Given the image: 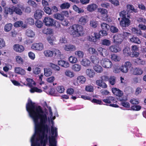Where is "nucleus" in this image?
<instances>
[{"instance_id":"obj_17","label":"nucleus","mask_w":146,"mask_h":146,"mask_svg":"<svg viewBox=\"0 0 146 146\" xmlns=\"http://www.w3.org/2000/svg\"><path fill=\"white\" fill-rule=\"evenodd\" d=\"M88 16L85 15L82 16L79 18L78 23L80 24L84 25L88 22Z\"/></svg>"},{"instance_id":"obj_58","label":"nucleus","mask_w":146,"mask_h":146,"mask_svg":"<svg viewBox=\"0 0 146 146\" xmlns=\"http://www.w3.org/2000/svg\"><path fill=\"white\" fill-rule=\"evenodd\" d=\"M102 45L108 46L110 44L111 41L108 39H103L102 40Z\"/></svg>"},{"instance_id":"obj_5","label":"nucleus","mask_w":146,"mask_h":146,"mask_svg":"<svg viewBox=\"0 0 146 146\" xmlns=\"http://www.w3.org/2000/svg\"><path fill=\"white\" fill-rule=\"evenodd\" d=\"M131 64L130 62H125L124 64L122 65L120 67L121 71L124 73H127L129 69L131 67Z\"/></svg>"},{"instance_id":"obj_15","label":"nucleus","mask_w":146,"mask_h":146,"mask_svg":"<svg viewBox=\"0 0 146 146\" xmlns=\"http://www.w3.org/2000/svg\"><path fill=\"white\" fill-rule=\"evenodd\" d=\"M14 12L17 14L21 15L22 13V11L24 10V8L23 5L19 4L17 7H14Z\"/></svg>"},{"instance_id":"obj_9","label":"nucleus","mask_w":146,"mask_h":146,"mask_svg":"<svg viewBox=\"0 0 146 146\" xmlns=\"http://www.w3.org/2000/svg\"><path fill=\"white\" fill-rule=\"evenodd\" d=\"M31 48L33 49L40 51L43 49L44 45L42 43H34L31 46Z\"/></svg>"},{"instance_id":"obj_14","label":"nucleus","mask_w":146,"mask_h":146,"mask_svg":"<svg viewBox=\"0 0 146 146\" xmlns=\"http://www.w3.org/2000/svg\"><path fill=\"white\" fill-rule=\"evenodd\" d=\"M109 50L111 52L117 53L121 50V48L118 45L115 44L111 45L109 48Z\"/></svg>"},{"instance_id":"obj_1","label":"nucleus","mask_w":146,"mask_h":146,"mask_svg":"<svg viewBox=\"0 0 146 146\" xmlns=\"http://www.w3.org/2000/svg\"><path fill=\"white\" fill-rule=\"evenodd\" d=\"M33 119L35 126V133L31 139V146H45L48 143V131L50 128L47 125L48 121L51 122L52 135L48 137L49 146H56L57 129L53 126L55 116H53L52 110H49V114L47 117V110H27Z\"/></svg>"},{"instance_id":"obj_10","label":"nucleus","mask_w":146,"mask_h":146,"mask_svg":"<svg viewBox=\"0 0 146 146\" xmlns=\"http://www.w3.org/2000/svg\"><path fill=\"white\" fill-rule=\"evenodd\" d=\"M65 50L67 51L72 52L75 51L76 50L75 46L71 44H67L63 46Z\"/></svg>"},{"instance_id":"obj_33","label":"nucleus","mask_w":146,"mask_h":146,"mask_svg":"<svg viewBox=\"0 0 146 146\" xmlns=\"http://www.w3.org/2000/svg\"><path fill=\"white\" fill-rule=\"evenodd\" d=\"M90 59L91 62L95 64H98L100 62L99 58L94 55H92L91 56Z\"/></svg>"},{"instance_id":"obj_64","label":"nucleus","mask_w":146,"mask_h":146,"mask_svg":"<svg viewBox=\"0 0 146 146\" xmlns=\"http://www.w3.org/2000/svg\"><path fill=\"white\" fill-rule=\"evenodd\" d=\"M53 52L55 56L58 57H61V53L59 50L57 49H55Z\"/></svg>"},{"instance_id":"obj_34","label":"nucleus","mask_w":146,"mask_h":146,"mask_svg":"<svg viewBox=\"0 0 146 146\" xmlns=\"http://www.w3.org/2000/svg\"><path fill=\"white\" fill-rule=\"evenodd\" d=\"M81 66L77 64L73 65L72 67V69L75 72L79 71L81 69Z\"/></svg>"},{"instance_id":"obj_19","label":"nucleus","mask_w":146,"mask_h":146,"mask_svg":"<svg viewBox=\"0 0 146 146\" xmlns=\"http://www.w3.org/2000/svg\"><path fill=\"white\" fill-rule=\"evenodd\" d=\"M58 64L59 65L64 68H67L70 66V64L68 61L63 60L58 61Z\"/></svg>"},{"instance_id":"obj_20","label":"nucleus","mask_w":146,"mask_h":146,"mask_svg":"<svg viewBox=\"0 0 146 146\" xmlns=\"http://www.w3.org/2000/svg\"><path fill=\"white\" fill-rule=\"evenodd\" d=\"M80 64L83 66L87 67L90 66L91 62L89 59L86 58H84L81 60Z\"/></svg>"},{"instance_id":"obj_7","label":"nucleus","mask_w":146,"mask_h":146,"mask_svg":"<svg viewBox=\"0 0 146 146\" xmlns=\"http://www.w3.org/2000/svg\"><path fill=\"white\" fill-rule=\"evenodd\" d=\"M55 21L52 18L49 17H45L43 21L45 25L47 26H53Z\"/></svg>"},{"instance_id":"obj_31","label":"nucleus","mask_w":146,"mask_h":146,"mask_svg":"<svg viewBox=\"0 0 146 146\" xmlns=\"http://www.w3.org/2000/svg\"><path fill=\"white\" fill-rule=\"evenodd\" d=\"M119 15L120 17H122V19L130 18V15L128 14L127 11H126L124 10L120 12Z\"/></svg>"},{"instance_id":"obj_22","label":"nucleus","mask_w":146,"mask_h":146,"mask_svg":"<svg viewBox=\"0 0 146 146\" xmlns=\"http://www.w3.org/2000/svg\"><path fill=\"white\" fill-rule=\"evenodd\" d=\"M112 91L113 93L117 96L121 97L123 95V92L117 88H113L112 89Z\"/></svg>"},{"instance_id":"obj_59","label":"nucleus","mask_w":146,"mask_h":146,"mask_svg":"<svg viewBox=\"0 0 146 146\" xmlns=\"http://www.w3.org/2000/svg\"><path fill=\"white\" fill-rule=\"evenodd\" d=\"M121 71V67L118 66H115L114 67L113 72L116 73L118 74Z\"/></svg>"},{"instance_id":"obj_8","label":"nucleus","mask_w":146,"mask_h":146,"mask_svg":"<svg viewBox=\"0 0 146 146\" xmlns=\"http://www.w3.org/2000/svg\"><path fill=\"white\" fill-rule=\"evenodd\" d=\"M86 78L83 76H78L76 80H74L73 82V84L75 86H78L79 84H84L86 81Z\"/></svg>"},{"instance_id":"obj_35","label":"nucleus","mask_w":146,"mask_h":146,"mask_svg":"<svg viewBox=\"0 0 146 146\" xmlns=\"http://www.w3.org/2000/svg\"><path fill=\"white\" fill-rule=\"evenodd\" d=\"M52 74V71L50 68H44V75L46 77H48L50 76Z\"/></svg>"},{"instance_id":"obj_60","label":"nucleus","mask_w":146,"mask_h":146,"mask_svg":"<svg viewBox=\"0 0 146 146\" xmlns=\"http://www.w3.org/2000/svg\"><path fill=\"white\" fill-rule=\"evenodd\" d=\"M135 63L139 64H145V61L141 59L138 58L135 60Z\"/></svg>"},{"instance_id":"obj_2","label":"nucleus","mask_w":146,"mask_h":146,"mask_svg":"<svg viewBox=\"0 0 146 146\" xmlns=\"http://www.w3.org/2000/svg\"><path fill=\"white\" fill-rule=\"evenodd\" d=\"M68 32L70 35L74 37L81 36L84 34L83 27L78 24H75L70 26Z\"/></svg>"},{"instance_id":"obj_30","label":"nucleus","mask_w":146,"mask_h":146,"mask_svg":"<svg viewBox=\"0 0 146 146\" xmlns=\"http://www.w3.org/2000/svg\"><path fill=\"white\" fill-rule=\"evenodd\" d=\"M96 84L97 85L103 88H106L107 87L106 84L103 82L102 80H97L96 82Z\"/></svg>"},{"instance_id":"obj_29","label":"nucleus","mask_w":146,"mask_h":146,"mask_svg":"<svg viewBox=\"0 0 146 146\" xmlns=\"http://www.w3.org/2000/svg\"><path fill=\"white\" fill-rule=\"evenodd\" d=\"M43 53L44 55L46 57H52L54 54V52L52 50L49 49L45 50L44 51Z\"/></svg>"},{"instance_id":"obj_13","label":"nucleus","mask_w":146,"mask_h":146,"mask_svg":"<svg viewBox=\"0 0 146 146\" xmlns=\"http://www.w3.org/2000/svg\"><path fill=\"white\" fill-rule=\"evenodd\" d=\"M129 18H123L120 22V25L122 27H128L130 24V21Z\"/></svg>"},{"instance_id":"obj_36","label":"nucleus","mask_w":146,"mask_h":146,"mask_svg":"<svg viewBox=\"0 0 146 146\" xmlns=\"http://www.w3.org/2000/svg\"><path fill=\"white\" fill-rule=\"evenodd\" d=\"M15 59L16 62L18 64H23L24 63L23 59L20 55L16 56L15 57Z\"/></svg>"},{"instance_id":"obj_54","label":"nucleus","mask_w":146,"mask_h":146,"mask_svg":"<svg viewBox=\"0 0 146 146\" xmlns=\"http://www.w3.org/2000/svg\"><path fill=\"white\" fill-rule=\"evenodd\" d=\"M85 90L88 92H93L94 90V88L91 85H88L85 87Z\"/></svg>"},{"instance_id":"obj_6","label":"nucleus","mask_w":146,"mask_h":146,"mask_svg":"<svg viewBox=\"0 0 146 146\" xmlns=\"http://www.w3.org/2000/svg\"><path fill=\"white\" fill-rule=\"evenodd\" d=\"M100 38V34L97 33H92L91 36H88L87 37L88 40L92 42H96L97 41V39Z\"/></svg>"},{"instance_id":"obj_45","label":"nucleus","mask_w":146,"mask_h":146,"mask_svg":"<svg viewBox=\"0 0 146 146\" xmlns=\"http://www.w3.org/2000/svg\"><path fill=\"white\" fill-rule=\"evenodd\" d=\"M70 6V4L68 3H64L60 5V8L62 9H68Z\"/></svg>"},{"instance_id":"obj_37","label":"nucleus","mask_w":146,"mask_h":146,"mask_svg":"<svg viewBox=\"0 0 146 146\" xmlns=\"http://www.w3.org/2000/svg\"><path fill=\"white\" fill-rule=\"evenodd\" d=\"M143 70L139 68H135L133 70V74L135 75H140L143 73Z\"/></svg>"},{"instance_id":"obj_46","label":"nucleus","mask_w":146,"mask_h":146,"mask_svg":"<svg viewBox=\"0 0 146 146\" xmlns=\"http://www.w3.org/2000/svg\"><path fill=\"white\" fill-rule=\"evenodd\" d=\"M13 27L12 24L11 23L6 24L4 27V31L6 32L9 31Z\"/></svg>"},{"instance_id":"obj_24","label":"nucleus","mask_w":146,"mask_h":146,"mask_svg":"<svg viewBox=\"0 0 146 146\" xmlns=\"http://www.w3.org/2000/svg\"><path fill=\"white\" fill-rule=\"evenodd\" d=\"M14 71L15 73L21 75H24L26 73L24 69L18 67L15 68Z\"/></svg>"},{"instance_id":"obj_23","label":"nucleus","mask_w":146,"mask_h":146,"mask_svg":"<svg viewBox=\"0 0 146 146\" xmlns=\"http://www.w3.org/2000/svg\"><path fill=\"white\" fill-rule=\"evenodd\" d=\"M98 7L96 5L94 4H92L88 5L86 7L88 11L91 12L94 11Z\"/></svg>"},{"instance_id":"obj_52","label":"nucleus","mask_w":146,"mask_h":146,"mask_svg":"<svg viewBox=\"0 0 146 146\" xmlns=\"http://www.w3.org/2000/svg\"><path fill=\"white\" fill-rule=\"evenodd\" d=\"M98 12L101 14V15H102L106 13H108V11L107 9L101 8L98 9Z\"/></svg>"},{"instance_id":"obj_12","label":"nucleus","mask_w":146,"mask_h":146,"mask_svg":"<svg viewBox=\"0 0 146 146\" xmlns=\"http://www.w3.org/2000/svg\"><path fill=\"white\" fill-rule=\"evenodd\" d=\"M123 38L121 34L116 35L113 37V41L114 43L120 44L122 42Z\"/></svg>"},{"instance_id":"obj_11","label":"nucleus","mask_w":146,"mask_h":146,"mask_svg":"<svg viewBox=\"0 0 146 146\" xmlns=\"http://www.w3.org/2000/svg\"><path fill=\"white\" fill-rule=\"evenodd\" d=\"M97 50L99 54L104 57L108 56L109 55V51L105 48L100 47Z\"/></svg>"},{"instance_id":"obj_47","label":"nucleus","mask_w":146,"mask_h":146,"mask_svg":"<svg viewBox=\"0 0 146 146\" xmlns=\"http://www.w3.org/2000/svg\"><path fill=\"white\" fill-rule=\"evenodd\" d=\"M87 51L91 54H94L97 53L96 49L92 47H89L87 50Z\"/></svg>"},{"instance_id":"obj_44","label":"nucleus","mask_w":146,"mask_h":146,"mask_svg":"<svg viewBox=\"0 0 146 146\" xmlns=\"http://www.w3.org/2000/svg\"><path fill=\"white\" fill-rule=\"evenodd\" d=\"M49 66L56 71H59L60 70V68L58 66L52 63H49Z\"/></svg>"},{"instance_id":"obj_3","label":"nucleus","mask_w":146,"mask_h":146,"mask_svg":"<svg viewBox=\"0 0 146 146\" xmlns=\"http://www.w3.org/2000/svg\"><path fill=\"white\" fill-rule=\"evenodd\" d=\"M27 81L28 82L27 85L31 88L30 90V92L31 93H33L35 92L40 93L42 92V90L37 87H32L33 86L35 85V83L32 79L30 78H27L26 79Z\"/></svg>"},{"instance_id":"obj_55","label":"nucleus","mask_w":146,"mask_h":146,"mask_svg":"<svg viewBox=\"0 0 146 146\" xmlns=\"http://www.w3.org/2000/svg\"><path fill=\"white\" fill-rule=\"evenodd\" d=\"M127 9H129L135 13H137L138 12V10L136 9H135L133 6L131 5H127Z\"/></svg>"},{"instance_id":"obj_27","label":"nucleus","mask_w":146,"mask_h":146,"mask_svg":"<svg viewBox=\"0 0 146 146\" xmlns=\"http://www.w3.org/2000/svg\"><path fill=\"white\" fill-rule=\"evenodd\" d=\"M54 17L56 19L62 21L64 19V17L63 14L57 13L53 15Z\"/></svg>"},{"instance_id":"obj_39","label":"nucleus","mask_w":146,"mask_h":146,"mask_svg":"<svg viewBox=\"0 0 146 146\" xmlns=\"http://www.w3.org/2000/svg\"><path fill=\"white\" fill-rule=\"evenodd\" d=\"M14 7H13L11 8L6 7L5 9L4 13L7 14L8 13L12 14L13 12H14Z\"/></svg>"},{"instance_id":"obj_18","label":"nucleus","mask_w":146,"mask_h":146,"mask_svg":"<svg viewBox=\"0 0 146 146\" xmlns=\"http://www.w3.org/2000/svg\"><path fill=\"white\" fill-rule=\"evenodd\" d=\"M86 75L90 78H93L95 76V72L92 69L88 68L86 71Z\"/></svg>"},{"instance_id":"obj_51","label":"nucleus","mask_w":146,"mask_h":146,"mask_svg":"<svg viewBox=\"0 0 146 146\" xmlns=\"http://www.w3.org/2000/svg\"><path fill=\"white\" fill-rule=\"evenodd\" d=\"M73 8L75 11L78 12L79 13H83L84 12L83 9L79 8L75 5L73 6Z\"/></svg>"},{"instance_id":"obj_63","label":"nucleus","mask_w":146,"mask_h":146,"mask_svg":"<svg viewBox=\"0 0 146 146\" xmlns=\"http://www.w3.org/2000/svg\"><path fill=\"white\" fill-rule=\"evenodd\" d=\"M109 80L111 85H114L115 82V78L114 76H111Z\"/></svg>"},{"instance_id":"obj_38","label":"nucleus","mask_w":146,"mask_h":146,"mask_svg":"<svg viewBox=\"0 0 146 146\" xmlns=\"http://www.w3.org/2000/svg\"><path fill=\"white\" fill-rule=\"evenodd\" d=\"M130 41L133 43L137 44H139L141 43L139 39L136 36H133L130 39Z\"/></svg>"},{"instance_id":"obj_50","label":"nucleus","mask_w":146,"mask_h":146,"mask_svg":"<svg viewBox=\"0 0 146 146\" xmlns=\"http://www.w3.org/2000/svg\"><path fill=\"white\" fill-rule=\"evenodd\" d=\"M101 26L102 30L108 31L110 28V26L106 23H103L101 24Z\"/></svg>"},{"instance_id":"obj_16","label":"nucleus","mask_w":146,"mask_h":146,"mask_svg":"<svg viewBox=\"0 0 146 146\" xmlns=\"http://www.w3.org/2000/svg\"><path fill=\"white\" fill-rule=\"evenodd\" d=\"M13 49L15 52L21 53L24 50L25 48L22 45L15 44L13 46Z\"/></svg>"},{"instance_id":"obj_41","label":"nucleus","mask_w":146,"mask_h":146,"mask_svg":"<svg viewBox=\"0 0 146 146\" xmlns=\"http://www.w3.org/2000/svg\"><path fill=\"white\" fill-rule=\"evenodd\" d=\"M47 40L50 45H53L54 44V42L56 41V39L55 37L52 36L48 37Z\"/></svg>"},{"instance_id":"obj_62","label":"nucleus","mask_w":146,"mask_h":146,"mask_svg":"<svg viewBox=\"0 0 146 146\" xmlns=\"http://www.w3.org/2000/svg\"><path fill=\"white\" fill-rule=\"evenodd\" d=\"M141 108V107L139 105H134L131 107V110L133 111H138Z\"/></svg>"},{"instance_id":"obj_43","label":"nucleus","mask_w":146,"mask_h":146,"mask_svg":"<svg viewBox=\"0 0 146 146\" xmlns=\"http://www.w3.org/2000/svg\"><path fill=\"white\" fill-rule=\"evenodd\" d=\"M123 53L125 56H128L131 54L129 48L128 47H125L123 50Z\"/></svg>"},{"instance_id":"obj_56","label":"nucleus","mask_w":146,"mask_h":146,"mask_svg":"<svg viewBox=\"0 0 146 146\" xmlns=\"http://www.w3.org/2000/svg\"><path fill=\"white\" fill-rule=\"evenodd\" d=\"M75 54L80 58H82L84 56V52L80 50H77L75 52Z\"/></svg>"},{"instance_id":"obj_53","label":"nucleus","mask_w":146,"mask_h":146,"mask_svg":"<svg viewBox=\"0 0 146 146\" xmlns=\"http://www.w3.org/2000/svg\"><path fill=\"white\" fill-rule=\"evenodd\" d=\"M90 25L91 27L95 28L98 25L97 22L95 20L92 19L90 21Z\"/></svg>"},{"instance_id":"obj_42","label":"nucleus","mask_w":146,"mask_h":146,"mask_svg":"<svg viewBox=\"0 0 146 146\" xmlns=\"http://www.w3.org/2000/svg\"><path fill=\"white\" fill-rule=\"evenodd\" d=\"M101 19L104 21H107L108 22L111 21V20L109 17L108 13L101 15Z\"/></svg>"},{"instance_id":"obj_32","label":"nucleus","mask_w":146,"mask_h":146,"mask_svg":"<svg viewBox=\"0 0 146 146\" xmlns=\"http://www.w3.org/2000/svg\"><path fill=\"white\" fill-rule=\"evenodd\" d=\"M93 69L97 73H102L103 71L102 67L100 65L96 64L93 66Z\"/></svg>"},{"instance_id":"obj_40","label":"nucleus","mask_w":146,"mask_h":146,"mask_svg":"<svg viewBox=\"0 0 146 146\" xmlns=\"http://www.w3.org/2000/svg\"><path fill=\"white\" fill-rule=\"evenodd\" d=\"M111 58L112 60L115 62L119 61L121 60V58L119 56L114 54H113L111 55Z\"/></svg>"},{"instance_id":"obj_61","label":"nucleus","mask_w":146,"mask_h":146,"mask_svg":"<svg viewBox=\"0 0 146 146\" xmlns=\"http://www.w3.org/2000/svg\"><path fill=\"white\" fill-rule=\"evenodd\" d=\"M56 90L58 92L62 93L64 92L65 89L63 86H60L57 87Z\"/></svg>"},{"instance_id":"obj_48","label":"nucleus","mask_w":146,"mask_h":146,"mask_svg":"<svg viewBox=\"0 0 146 146\" xmlns=\"http://www.w3.org/2000/svg\"><path fill=\"white\" fill-rule=\"evenodd\" d=\"M68 60L71 63L74 64L77 62L78 59L75 56H72L69 57Z\"/></svg>"},{"instance_id":"obj_26","label":"nucleus","mask_w":146,"mask_h":146,"mask_svg":"<svg viewBox=\"0 0 146 146\" xmlns=\"http://www.w3.org/2000/svg\"><path fill=\"white\" fill-rule=\"evenodd\" d=\"M14 26L16 27H21L23 28H25L27 27V26L23 24V22L21 21H17L15 22L14 25Z\"/></svg>"},{"instance_id":"obj_28","label":"nucleus","mask_w":146,"mask_h":146,"mask_svg":"<svg viewBox=\"0 0 146 146\" xmlns=\"http://www.w3.org/2000/svg\"><path fill=\"white\" fill-rule=\"evenodd\" d=\"M64 74L66 76L70 78H72L75 76L74 72L69 70H67L65 71Z\"/></svg>"},{"instance_id":"obj_49","label":"nucleus","mask_w":146,"mask_h":146,"mask_svg":"<svg viewBox=\"0 0 146 146\" xmlns=\"http://www.w3.org/2000/svg\"><path fill=\"white\" fill-rule=\"evenodd\" d=\"M43 33L46 35L51 34L53 33V30L51 29H44L42 31Z\"/></svg>"},{"instance_id":"obj_25","label":"nucleus","mask_w":146,"mask_h":146,"mask_svg":"<svg viewBox=\"0 0 146 146\" xmlns=\"http://www.w3.org/2000/svg\"><path fill=\"white\" fill-rule=\"evenodd\" d=\"M25 34L27 36L30 38H33L35 35V32L30 29H28L26 30Z\"/></svg>"},{"instance_id":"obj_4","label":"nucleus","mask_w":146,"mask_h":146,"mask_svg":"<svg viewBox=\"0 0 146 146\" xmlns=\"http://www.w3.org/2000/svg\"><path fill=\"white\" fill-rule=\"evenodd\" d=\"M100 63L103 67L107 68H111L113 66L112 62L108 58H102L100 60Z\"/></svg>"},{"instance_id":"obj_21","label":"nucleus","mask_w":146,"mask_h":146,"mask_svg":"<svg viewBox=\"0 0 146 146\" xmlns=\"http://www.w3.org/2000/svg\"><path fill=\"white\" fill-rule=\"evenodd\" d=\"M43 13V12L41 10H37L34 14V17L36 19H39L42 18Z\"/></svg>"},{"instance_id":"obj_57","label":"nucleus","mask_w":146,"mask_h":146,"mask_svg":"<svg viewBox=\"0 0 146 146\" xmlns=\"http://www.w3.org/2000/svg\"><path fill=\"white\" fill-rule=\"evenodd\" d=\"M33 72L34 74L38 75L40 74L41 72L40 68L38 67H35L33 68Z\"/></svg>"}]
</instances>
